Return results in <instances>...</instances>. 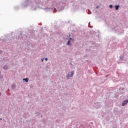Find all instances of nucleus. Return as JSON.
Returning a JSON list of instances; mask_svg holds the SVG:
<instances>
[{
    "mask_svg": "<svg viewBox=\"0 0 128 128\" xmlns=\"http://www.w3.org/2000/svg\"><path fill=\"white\" fill-rule=\"evenodd\" d=\"M125 104H126V101H124L122 104V106H125Z\"/></svg>",
    "mask_w": 128,
    "mask_h": 128,
    "instance_id": "1",
    "label": "nucleus"
},
{
    "mask_svg": "<svg viewBox=\"0 0 128 128\" xmlns=\"http://www.w3.org/2000/svg\"><path fill=\"white\" fill-rule=\"evenodd\" d=\"M23 80H25L26 82H28V78L23 79Z\"/></svg>",
    "mask_w": 128,
    "mask_h": 128,
    "instance_id": "2",
    "label": "nucleus"
},
{
    "mask_svg": "<svg viewBox=\"0 0 128 128\" xmlns=\"http://www.w3.org/2000/svg\"><path fill=\"white\" fill-rule=\"evenodd\" d=\"M115 8H116V10H118V8H120V6H116Z\"/></svg>",
    "mask_w": 128,
    "mask_h": 128,
    "instance_id": "3",
    "label": "nucleus"
},
{
    "mask_svg": "<svg viewBox=\"0 0 128 128\" xmlns=\"http://www.w3.org/2000/svg\"><path fill=\"white\" fill-rule=\"evenodd\" d=\"M4 70H7L8 69V66H4Z\"/></svg>",
    "mask_w": 128,
    "mask_h": 128,
    "instance_id": "4",
    "label": "nucleus"
},
{
    "mask_svg": "<svg viewBox=\"0 0 128 128\" xmlns=\"http://www.w3.org/2000/svg\"><path fill=\"white\" fill-rule=\"evenodd\" d=\"M70 74L67 75V78H68V80L70 78Z\"/></svg>",
    "mask_w": 128,
    "mask_h": 128,
    "instance_id": "5",
    "label": "nucleus"
},
{
    "mask_svg": "<svg viewBox=\"0 0 128 128\" xmlns=\"http://www.w3.org/2000/svg\"><path fill=\"white\" fill-rule=\"evenodd\" d=\"M74 76V72H71V76Z\"/></svg>",
    "mask_w": 128,
    "mask_h": 128,
    "instance_id": "6",
    "label": "nucleus"
},
{
    "mask_svg": "<svg viewBox=\"0 0 128 128\" xmlns=\"http://www.w3.org/2000/svg\"><path fill=\"white\" fill-rule=\"evenodd\" d=\"M67 44H70V41H68Z\"/></svg>",
    "mask_w": 128,
    "mask_h": 128,
    "instance_id": "7",
    "label": "nucleus"
},
{
    "mask_svg": "<svg viewBox=\"0 0 128 128\" xmlns=\"http://www.w3.org/2000/svg\"><path fill=\"white\" fill-rule=\"evenodd\" d=\"M110 8H112V5H110Z\"/></svg>",
    "mask_w": 128,
    "mask_h": 128,
    "instance_id": "8",
    "label": "nucleus"
},
{
    "mask_svg": "<svg viewBox=\"0 0 128 128\" xmlns=\"http://www.w3.org/2000/svg\"><path fill=\"white\" fill-rule=\"evenodd\" d=\"M46 60H48V58H46Z\"/></svg>",
    "mask_w": 128,
    "mask_h": 128,
    "instance_id": "9",
    "label": "nucleus"
},
{
    "mask_svg": "<svg viewBox=\"0 0 128 128\" xmlns=\"http://www.w3.org/2000/svg\"><path fill=\"white\" fill-rule=\"evenodd\" d=\"M44 59H42V62H44Z\"/></svg>",
    "mask_w": 128,
    "mask_h": 128,
    "instance_id": "10",
    "label": "nucleus"
},
{
    "mask_svg": "<svg viewBox=\"0 0 128 128\" xmlns=\"http://www.w3.org/2000/svg\"><path fill=\"white\" fill-rule=\"evenodd\" d=\"M126 102H128V100H126Z\"/></svg>",
    "mask_w": 128,
    "mask_h": 128,
    "instance_id": "11",
    "label": "nucleus"
},
{
    "mask_svg": "<svg viewBox=\"0 0 128 128\" xmlns=\"http://www.w3.org/2000/svg\"><path fill=\"white\" fill-rule=\"evenodd\" d=\"M0 96H2V93L1 92H0Z\"/></svg>",
    "mask_w": 128,
    "mask_h": 128,
    "instance_id": "12",
    "label": "nucleus"
},
{
    "mask_svg": "<svg viewBox=\"0 0 128 128\" xmlns=\"http://www.w3.org/2000/svg\"><path fill=\"white\" fill-rule=\"evenodd\" d=\"M12 86H14L13 85Z\"/></svg>",
    "mask_w": 128,
    "mask_h": 128,
    "instance_id": "13",
    "label": "nucleus"
},
{
    "mask_svg": "<svg viewBox=\"0 0 128 128\" xmlns=\"http://www.w3.org/2000/svg\"><path fill=\"white\" fill-rule=\"evenodd\" d=\"M2 51L0 50V52H1Z\"/></svg>",
    "mask_w": 128,
    "mask_h": 128,
    "instance_id": "14",
    "label": "nucleus"
}]
</instances>
